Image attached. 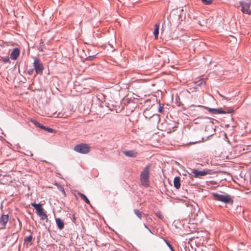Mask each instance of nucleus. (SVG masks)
<instances>
[{
    "label": "nucleus",
    "mask_w": 251,
    "mask_h": 251,
    "mask_svg": "<svg viewBox=\"0 0 251 251\" xmlns=\"http://www.w3.org/2000/svg\"><path fill=\"white\" fill-rule=\"evenodd\" d=\"M151 165H147L140 175V181L144 186L147 187L149 186V175Z\"/></svg>",
    "instance_id": "obj_1"
},
{
    "label": "nucleus",
    "mask_w": 251,
    "mask_h": 251,
    "mask_svg": "<svg viewBox=\"0 0 251 251\" xmlns=\"http://www.w3.org/2000/svg\"><path fill=\"white\" fill-rule=\"evenodd\" d=\"M213 199L218 201H220L226 203H233V200L231 196L227 194H219L217 193H213Z\"/></svg>",
    "instance_id": "obj_2"
},
{
    "label": "nucleus",
    "mask_w": 251,
    "mask_h": 251,
    "mask_svg": "<svg viewBox=\"0 0 251 251\" xmlns=\"http://www.w3.org/2000/svg\"><path fill=\"white\" fill-rule=\"evenodd\" d=\"M31 205L36 209V214L41 217L42 220H47L48 215L44 211V209L42 207V204L40 203L36 204L32 203Z\"/></svg>",
    "instance_id": "obj_3"
},
{
    "label": "nucleus",
    "mask_w": 251,
    "mask_h": 251,
    "mask_svg": "<svg viewBox=\"0 0 251 251\" xmlns=\"http://www.w3.org/2000/svg\"><path fill=\"white\" fill-rule=\"evenodd\" d=\"M90 147L86 144H80L74 147V150L79 153L86 154L89 152Z\"/></svg>",
    "instance_id": "obj_4"
},
{
    "label": "nucleus",
    "mask_w": 251,
    "mask_h": 251,
    "mask_svg": "<svg viewBox=\"0 0 251 251\" xmlns=\"http://www.w3.org/2000/svg\"><path fill=\"white\" fill-rule=\"evenodd\" d=\"M33 65L36 74L42 75L43 74L44 67L39 58L36 57L34 58Z\"/></svg>",
    "instance_id": "obj_5"
},
{
    "label": "nucleus",
    "mask_w": 251,
    "mask_h": 251,
    "mask_svg": "<svg viewBox=\"0 0 251 251\" xmlns=\"http://www.w3.org/2000/svg\"><path fill=\"white\" fill-rule=\"evenodd\" d=\"M251 4V0H246L244 2H241L240 5L242 6V11L244 13L250 14L251 12L250 10Z\"/></svg>",
    "instance_id": "obj_6"
},
{
    "label": "nucleus",
    "mask_w": 251,
    "mask_h": 251,
    "mask_svg": "<svg viewBox=\"0 0 251 251\" xmlns=\"http://www.w3.org/2000/svg\"><path fill=\"white\" fill-rule=\"evenodd\" d=\"M192 173L194 174L195 177H200L202 176H206L208 174H210V171L208 170H204L202 171H198L194 169L192 171Z\"/></svg>",
    "instance_id": "obj_7"
},
{
    "label": "nucleus",
    "mask_w": 251,
    "mask_h": 251,
    "mask_svg": "<svg viewBox=\"0 0 251 251\" xmlns=\"http://www.w3.org/2000/svg\"><path fill=\"white\" fill-rule=\"evenodd\" d=\"M9 220L8 215H2L0 218V224L1 226V228H4L6 224Z\"/></svg>",
    "instance_id": "obj_8"
},
{
    "label": "nucleus",
    "mask_w": 251,
    "mask_h": 251,
    "mask_svg": "<svg viewBox=\"0 0 251 251\" xmlns=\"http://www.w3.org/2000/svg\"><path fill=\"white\" fill-rule=\"evenodd\" d=\"M20 54V50L18 48H15L10 54V58L12 60H16Z\"/></svg>",
    "instance_id": "obj_9"
},
{
    "label": "nucleus",
    "mask_w": 251,
    "mask_h": 251,
    "mask_svg": "<svg viewBox=\"0 0 251 251\" xmlns=\"http://www.w3.org/2000/svg\"><path fill=\"white\" fill-rule=\"evenodd\" d=\"M124 154L128 157H135L138 155V152L134 151H124Z\"/></svg>",
    "instance_id": "obj_10"
},
{
    "label": "nucleus",
    "mask_w": 251,
    "mask_h": 251,
    "mask_svg": "<svg viewBox=\"0 0 251 251\" xmlns=\"http://www.w3.org/2000/svg\"><path fill=\"white\" fill-rule=\"evenodd\" d=\"M56 223L59 229H62L64 227V224L63 221L60 218H56Z\"/></svg>",
    "instance_id": "obj_11"
},
{
    "label": "nucleus",
    "mask_w": 251,
    "mask_h": 251,
    "mask_svg": "<svg viewBox=\"0 0 251 251\" xmlns=\"http://www.w3.org/2000/svg\"><path fill=\"white\" fill-rule=\"evenodd\" d=\"M159 28V24H156L154 25V31H153V34L154 35V37H155V39H157L158 37Z\"/></svg>",
    "instance_id": "obj_12"
},
{
    "label": "nucleus",
    "mask_w": 251,
    "mask_h": 251,
    "mask_svg": "<svg viewBox=\"0 0 251 251\" xmlns=\"http://www.w3.org/2000/svg\"><path fill=\"white\" fill-rule=\"evenodd\" d=\"M180 178L179 176L176 177L174 180V186L176 189H179L180 187Z\"/></svg>",
    "instance_id": "obj_13"
},
{
    "label": "nucleus",
    "mask_w": 251,
    "mask_h": 251,
    "mask_svg": "<svg viewBox=\"0 0 251 251\" xmlns=\"http://www.w3.org/2000/svg\"><path fill=\"white\" fill-rule=\"evenodd\" d=\"M209 111L214 114H222L226 112L222 110L221 109L209 108Z\"/></svg>",
    "instance_id": "obj_14"
},
{
    "label": "nucleus",
    "mask_w": 251,
    "mask_h": 251,
    "mask_svg": "<svg viewBox=\"0 0 251 251\" xmlns=\"http://www.w3.org/2000/svg\"><path fill=\"white\" fill-rule=\"evenodd\" d=\"M134 212L140 220H141L143 216L145 215V214L143 213L141 211L138 209H134Z\"/></svg>",
    "instance_id": "obj_15"
},
{
    "label": "nucleus",
    "mask_w": 251,
    "mask_h": 251,
    "mask_svg": "<svg viewBox=\"0 0 251 251\" xmlns=\"http://www.w3.org/2000/svg\"><path fill=\"white\" fill-rule=\"evenodd\" d=\"M78 195L86 203L89 204H90L89 200L88 199V198L85 195L79 192L78 193Z\"/></svg>",
    "instance_id": "obj_16"
},
{
    "label": "nucleus",
    "mask_w": 251,
    "mask_h": 251,
    "mask_svg": "<svg viewBox=\"0 0 251 251\" xmlns=\"http://www.w3.org/2000/svg\"><path fill=\"white\" fill-rule=\"evenodd\" d=\"M30 121L34 124L36 126L39 127L41 128H45V126L41 125L37 121L34 120V119H31Z\"/></svg>",
    "instance_id": "obj_17"
},
{
    "label": "nucleus",
    "mask_w": 251,
    "mask_h": 251,
    "mask_svg": "<svg viewBox=\"0 0 251 251\" xmlns=\"http://www.w3.org/2000/svg\"><path fill=\"white\" fill-rule=\"evenodd\" d=\"M69 115L68 114H66L65 112L62 113H59L57 114V117L58 118H66L69 117Z\"/></svg>",
    "instance_id": "obj_18"
},
{
    "label": "nucleus",
    "mask_w": 251,
    "mask_h": 251,
    "mask_svg": "<svg viewBox=\"0 0 251 251\" xmlns=\"http://www.w3.org/2000/svg\"><path fill=\"white\" fill-rule=\"evenodd\" d=\"M32 240V236L30 235L28 237H26L25 238V243H28V242H31Z\"/></svg>",
    "instance_id": "obj_19"
},
{
    "label": "nucleus",
    "mask_w": 251,
    "mask_h": 251,
    "mask_svg": "<svg viewBox=\"0 0 251 251\" xmlns=\"http://www.w3.org/2000/svg\"><path fill=\"white\" fill-rule=\"evenodd\" d=\"M203 4L205 5H209L212 3L211 0H201Z\"/></svg>",
    "instance_id": "obj_20"
},
{
    "label": "nucleus",
    "mask_w": 251,
    "mask_h": 251,
    "mask_svg": "<svg viewBox=\"0 0 251 251\" xmlns=\"http://www.w3.org/2000/svg\"><path fill=\"white\" fill-rule=\"evenodd\" d=\"M44 129L50 132V133H52L54 132V130L52 129V128H49V127H45V128H43Z\"/></svg>",
    "instance_id": "obj_21"
},
{
    "label": "nucleus",
    "mask_w": 251,
    "mask_h": 251,
    "mask_svg": "<svg viewBox=\"0 0 251 251\" xmlns=\"http://www.w3.org/2000/svg\"><path fill=\"white\" fill-rule=\"evenodd\" d=\"M163 109H164V107L163 106H161L160 104L159 105V107H158V111L160 112V113H163Z\"/></svg>",
    "instance_id": "obj_22"
},
{
    "label": "nucleus",
    "mask_w": 251,
    "mask_h": 251,
    "mask_svg": "<svg viewBox=\"0 0 251 251\" xmlns=\"http://www.w3.org/2000/svg\"><path fill=\"white\" fill-rule=\"evenodd\" d=\"M165 241L166 242V243L167 245H168V246L171 249V251H175L173 249V248L172 246V245L170 243H169L168 242H167L166 240H165Z\"/></svg>",
    "instance_id": "obj_23"
},
{
    "label": "nucleus",
    "mask_w": 251,
    "mask_h": 251,
    "mask_svg": "<svg viewBox=\"0 0 251 251\" xmlns=\"http://www.w3.org/2000/svg\"><path fill=\"white\" fill-rule=\"evenodd\" d=\"M156 215L157 217H158L160 219H163V216H162V215L160 212L156 213Z\"/></svg>",
    "instance_id": "obj_24"
},
{
    "label": "nucleus",
    "mask_w": 251,
    "mask_h": 251,
    "mask_svg": "<svg viewBox=\"0 0 251 251\" xmlns=\"http://www.w3.org/2000/svg\"><path fill=\"white\" fill-rule=\"evenodd\" d=\"M94 58V56H89L86 58V60H92Z\"/></svg>",
    "instance_id": "obj_25"
},
{
    "label": "nucleus",
    "mask_w": 251,
    "mask_h": 251,
    "mask_svg": "<svg viewBox=\"0 0 251 251\" xmlns=\"http://www.w3.org/2000/svg\"><path fill=\"white\" fill-rule=\"evenodd\" d=\"M204 79H203V78H201V79L199 80L200 83H199V84H198V85H201V84L202 83V82H204Z\"/></svg>",
    "instance_id": "obj_26"
},
{
    "label": "nucleus",
    "mask_w": 251,
    "mask_h": 251,
    "mask_svg": "<svg viewBox=\"0 0 251 251\" xmlns=\"http://www.w3.org/2000/svg\"><path fill=\"white\" fill-rule=\"evenodd\" d=\"M33 72V69H32L31 70H29V72H28V74L29 75H31L32 74Z\"/></svg>",
    "instance_id": "obj_27"
},
{
    "label": "nucleus",
    "mask_w": 251,
    "mask_h": 251,
    "mask_svg": "<svg viewBox=\"0 0 251 251\" xmlns=\"http://www.w3.org/2000/svg\"><path fill=\"white\" fill-rule=\"evenodd\" d=\"M145 227H146V228H147V229H148V230H149V231H150L151 234H152V232L151 231V230L148 228V227L146 225H145Z\"/></svg>",
    "instance_id": "obj_28"
},
{
    "label": "nucleus",
    "mask_w": 251,
    "mask_h": 251,
    "mask_svg": "<svg viewBox=\"0 0 251 251\" xmlns=\"http://www.w3.org/2000/svg\"><path fill=\"white\" fill-rule=\"evenodd\" d=\"M38 50H40L41 51H43V49H42V48L41 47V46H40V47H39Z\"/></svg>",
    "instance_id": "obj_29"
},
{
    "label": "nucleus",
    "mask_w": 251,
    "mask_h": 251,
    "mask_svg": "<svg viewBox=\"0 0 251 251\" xmlns=\"http://www.w3.org/2000/svg\"><path fill=\"white\" fill-rule=\"evenodd\" d=\"M164 61L166 62H169V58H167V59H165L164 60Z\"/></svg>",
    "instance_id": "obj_30"
},
{
    "label": "nucleus",
    "mask_w": 251,
    "mask_h": 251,
    "mask_svg": "<svg viewBox=\"0 0 251 251\" xmlns=\"http://www.w3.org/2000/svg\"><path fill=\"white\" fill-rule=\"evenodd\" d=\"M62 192H63V193H65V190H64V189L63 188H62Z\"/></svg>",
    "instance_id": "obj_31"
}]
</instances>
